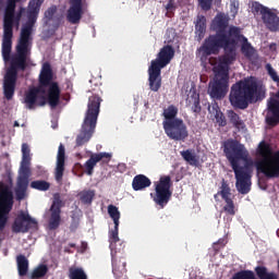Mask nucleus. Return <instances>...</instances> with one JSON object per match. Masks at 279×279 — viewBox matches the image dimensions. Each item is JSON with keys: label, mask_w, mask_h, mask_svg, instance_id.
<instances>
[{"label": "nucleus", "mask_w": 279, "mask_h": 279, "mask_svg": "<svg viewBox=\"0 0 279 279\" xmlns=\"http://www.w3.org/2000/svg\"><path fill=\"white\" fill-rule=\"evenodd\" d=\"M70 247H75V243H70Z\"/></svg>", "instance_id": "nucleus-53"}, {"label": "nucleus", "mask_w": 279, "mask_h": 279, "mask_svg": "<svg viewBox=\"0 0 279 279\" xmlns=\"http://www.w3.org/2000/svg\"><path fill=\"white\" fill-rule=\"evenodd\" d=\"M19 125H20V124H19L17 121H15L14 124H13L14 128H19Z\"/></svg>", "instance_id": "nucleus-52"}, {"label": "nucleus", "mask_w": 279, "mask_h": 279, "mask_svg": "<svg viewBox=\"0 0 279 279\" xmlns=\"http://www.w3.org/2000/svg\"><path fill=\"white\" fill-rule=\"evenodd\" d=\"M227 117L235 130H245V122L241 119L239 113L234 112V110H229Z\"/></svg>", "instance_id": "nucleus-29"}, {"label": "nucleus", "mask_w": 279, "mask_h": 279, "mask_svg": "<svg viewBox=\"0 0 279 279\" xmlns=\"http://www.w3.org/2000/svg\"><path fill=\"white\" fill-rule=\"evenodd\" d=\"M194 25V40H196V43H202V40H204V36H206V16L197 15Z\"/></svg>", "instance_id": "nucleus-27"}, {"label": "nucleus", "mask_w": 279, "mask_h": 279, "mask_svg": "<svg viewBox=\"0 0 279 279\" xmlns=\"http://www.w3.org/2000/svg\"><path fill=\"white\" fill-rule=\"evenodd\" d=\"M239 0H230V12L233 16V19L239 14V8H240Z\"/></svg>", "instance_id": "nucleus-46"}, {"label": "nucleus", "mask_w": 279, "mask_h": 279, "mask_svg": "<svg viewBox=\"0 0 279 279\" xmlns=\"http://www.w3.org/2000/svg\"><path fill=\"white\" fill-rule=\"evenodd\" d=\"M221 49H225V54L219 57L216 73L220 75H230V65L236 60V50L231 46H228L227 48L221 47Z\"/></svg>", "instance_id": "nucleus-17"}, {"label": "nucleus", "mask_w": 279, "mask_h": 279, "mask_svg": "<svg viewBox=\"0 0 279 279\" xmlns=\"http://www.w3.org/2000/svg\"><path fill=\"white\" fill-rule=\"evenodd\" d=\"M80 228V218L72 216V221L70 225V232H75Z\"/></svg>", "instance_id": "nucleus-50"}, {"label": "nucleus", "mask_w": 279, "mask_h": 279, "mask_svg": "<svg viewBox=\"0 0 279 279\" xmlns=\"http://www.w3.org/2000/svg\"><path fill=\"white\" fill-rule=\"evenodd\" d=\"M56 12H58V7L51 5L50 8H48V10L45 12V17L47 19V21H52Z\"/></svg>", "instance_id": "nucleus-47"}, {"label": "nucleus", "mask_w": 279, "mask_h": 279, "mask_svg": "<svg viewBox=\"0 0 279 279\" xmlns=\"http://www.w3.org/2000/svg\"><path fill=\"white\" fill-rule=\"evenodd\" d=\"M220 192L219 194L221 195L222 199H230V195H232L230 192V185L228 184V182L222 179V182H221V187H220Z\"/></svg>", "instance_id": "nucleus-42"}, {"label": "nucleus", "mask_w": 279, "mask_h": 279, "mask_svg": "<svg viewBox=\"0 0 279 279\" xmlns=\"http://www.w3.org/2000/svg\"><path fill=\"white\" fill-rule=\"evenodd\" d=\"M162 70L149 65L148 68V86L153 93H158L162 88Z\"/></svg>", "instance_id": "nucleus-21"}, {"label": "nucleus", "mask_w": 279, "mask_h": 279, "mask_svg": "<svg viewBox=\"0 0 279 279\" xmlns=\"http://www.w3.org/2000/svg\"><path fill=\"white\" fill-rule=\"evenodd\" d=\"M172 195L173 192H171V177H161L155 186V195L153 196V201L160 208H165V206L171 202Z\"/></svg>", "instance_id": "nucleus-13"}, {"label": "nucleus", "mask_w": 279, "mask_h": 279, "mask_svg": "<svg viewBox=\"0 0 279 279\" xmlns=\"http://www.w3.org/2000/svg\"><path fill=\"white\" fill-rule=\"evenodd\" d=\"M84 15V4L82 0H70V8L66 14V21L71 25H78Z\"/></svg>", "instance_id": "nucleus-19"}, {"label": "nucleus", "mask_w": 279, "mask_h": 279, "mask_svg": "<svg viewBox=\"0 0 279 279\" xmlns=\"http://www.w3.org/2000/svg\"><path fill=\"white\" fill-rule=\"evenodd\" d=\"M228 90H230V75H223L216 72L213 82H210L208 86L209 97L217 101H221V99H225L226 95H228Z\"/></svg>", "instance_id": "nucleus-12"}, {"label": "nucleus", "mask_w": 279, "mask_h": 279, "mask_svg": "<svg viewBox=\"0 0 279 279\" xmlns=\"http://www.w3.org/2000/svg\"><path fill=\"white\" fill-rule=\"evenodd\" d=\"M111 260H112V272L118 278H121L123 274H128L126 265L124 257H117L114 252L111 251Z\"/></svg>", "instance_id": "nucleus-24"}, {"label": "nucleus", "mask_w": 279, "mask_h": 279, "mask_svg": "<svg viewBox=\"0 0 279 279\" xmlns=\"http://www.w3.org/2000/svg\"><path fill=\"white\" fill-rule=\"evenodd\" d=\"M110 158L112 155L109 153H98L90 155L89 159L85 162L84 168L87 175H93L95 171V167H97V162H110Z\"/></svg>", "instance_id": "nucleus-20"}, {"label": "nucleus", "mask_w": 279, "mask_h": 279, "mask_svg": "<svg viewBox=\"0 0 279 279\" xmlns=\"http://www.w3.org/2000/svg\"><path fill=\"white\" fill-rule=\"evenodd\" d=\"M19 2H21V0H7L2 37V58H4V60H10V53L12 51V38H14V23L19 25V23H21L23 12H25V9L21 8L20 12L15 15L16 3Z\"/></svg>", "instance_id": "nucleus-5"}, {"label": "nucleus", "mask_w": 279, "mask_h": 279, "mask_svg": "<svg viewBox=\"0 0 279 279\" xmlns=\"http://www.w3.org/2000/svg\"><path fill=\"white\" fill-rule=\"evenodd\" d=\"M66 160V153L64 149V145L60 144L57 154V166L54 178L57 182H62V178L64 177V162Z\"/></svg>", "instance_id": "nucleus-22"}, {"label": "nucleus", "mask_w": 279, "mask_h": 279, "mask_svg": "<svg viewBox=\"0 0 279 279\" xmlns=\"http://www.w3.org/2000/svg\"><path fill=\"white\" fill-rule=\"evenodd\" d=\"M265 70L267 71V74L269 75L270 80H272L275 84H279L278 72L276 71V69H274V66H271V63H267L265 65Z\"/></svg>", "instance_id": "nucleus-43"}, {"label": "nucleus", "mask_w": 279, "mask_h": 279, "mask_svg": "<svg viewBox=\"0 0 279 279\" xmlns=\"http://www.w3.org/2000/svg\"><path fill=\"white\" fill-rule=\"evenodd\" d=\"M16 53L10 57L8 60L3 57L4 62H11L10 68L4 76V97L10 100L14 97V90L16 88V80L19 77V71H25L27 69V56H29V41L25 39H19L15 47Z\"/></svg>", "instance_id": "nucleus-2"}, {"label": "nucleus", "mask_w": 279, "mask_h": 279, "mask_svg": "<svg viewBox=\"0 0 279 279\" xmlns=\"http://www.w3.org/2000/svg\"><path fill=\"white\" fill-rule=\"evenodd\" d=\"M227 243H228V241H226V239L221 238L217 242L214 243L213 247H214L215 252H219L221 250V247H226Z\"/></svg>", "instance_id": "nucleus-49"}, {"label": "nucleus", "mask_w": 279, "mask_h": 279, "mask_svg": "<svg viewBox=\"0 0 279 279\" xmlns=\"http://www.w3.org/2000/svg\"><path fill=\"white\" fill-rule=\"evenodd\" d=\"M257 154L263 158L255 162L257 171L266 178H279V150L274 153L271 145L262 141L258 144Z\"/></svg>", "instance_id": "nucleus-8"}, {"label": "nucleus", "mask_w": 279, "mask_h": 279, "mask_svg": "<svg viewBox=\"0 0 279 279\" xmlns=\"http://www.w3.org/2000/svg\"><path fill=\"white\" fill-rule=\"evenodd\" d=\"M47 93V101L50 108H58L60 105V85L53 81V70L49 62H45L39 74V86L29 88L24 95V104L28 110L36 106H45V100L38 104V95Z\"/></svg>", "instance_id": "nucleus-1"}, {"label": "nucleus", "mask_w": 279, "mask_h": 279, "mask_svg": "<svg viewBox=\"0 0 279 279\" xmlns=\"http://www.w3.org/2000/svg\"><path fill=\"white\" fill-rule=\"evenodd\" d=\"M119 225H114L113 229L109 231V242L111 251L114 248L116 243H119Z\"/></svg>", "instance_id": "nucleus-39"}, {"label": "nucleus", "mask_w": 279, "mask_h": 279, "mask_svg": "<svg viewBox=\"0 0 279 279\" xmlns=\"http://www.w3.org/2000/svg\"><path fill=\"white\" fill-rule=\"evenodd\" d=\"M166 10L168 12H170V10H175V0H169L166 5Z\"/></svg>", "instance_id": "nucleus-51"}, {"label": "nucleus", "mask_w": 279, "mask_h": 279, "mask_svg": "<svg viewBox=\"0 0 279 279\" xmlns=\"http://www.w3.org/2000/svg\"><path fill=\"white\" fill-rule=\"evenodd\" d=\"M45 0H31L28 3V14H40V8Z\"/></svg>", "instance_id": "nucleus-36"}, {"label": "nucleus", "mask_w": 279, "mask_h": 279, "mask_svg": "<svg viewBox=\"0 0 279 279\" xmlns=\"http://www.w3.org/2000/svg\"><path fill=\"white\" fill-rule=\"evenodd\" d=\"M95 198L94 191H86L81 194L82 204H93V199Z\"/></svg>", "instance_id": "nucleus-44"}, {"label": "nucleus", "mask_w": 279, "mask_h": 279, "mask_svg": "<svg viewBox=\"0 0 279 279\" xmlns=\"http://www.w3.org/2000/svg\"><path fill=\"white\" fill-rule=\"evenodd\" d=\"M165 121L162 122L166 136L170 141L182 142L189 138V126L182 118H178V107L170 105L163 109Z\"/></svg>", "instance_id": "nucleus-7"}, {"label": "nucleus", "mask_w": 279, "mask_h": 279, "mask_svg": "<svg viewBox=\"0 0 279 279\" xmlns=\"http://www.w3.org/2000/svg\"><path fill=\"white\" fill-rule=\"evenodd\" d=\"M12 184V178H9V184L0 181V232L5 230L10 213L12 211V206H14Z\"/></svg>", "instance_id": "nucleus-11"}, {"label": "nucleus", "mask_w": 279, "mask_h": 279, "mask_svg": "<svg viewBox=\"0 0 279 279\" xmlns=\"http://www.w3.org/2000/svg\"><path fill=\"white\" fill-rule=\"evenodd\" d=\"M16 263L19 276H27V271H29V260H27V257L25 255H19Z\"/></svg>", "instance_id": "nucleus-31"}, {"label": "nucleus", "mask_w": 279, "mask_h": 279, "mask_svg": "<svg viewBox=\"0 0 279 279\" xmlns=\"http://www.w3.org/2000/svg\"><path fill=\"white\" fill-rule=\"evenodd\" d=\"M175 57V49L173 46L166 45L157 53V58L150 62V66L162 71L167 65L171 64V61Z\"/></svg>", "instance_id": "nucleus-18"}, {"label": "nucleus", "mask_w": 279, "mask_h": 279, "mask_svg": "<svg viewBox=\"0 0 279 279\" xmlns=\"http://www.w3.org/2000/svg\"><path fill=\"white\" fill-rule=\"evenodd\" d=\"M31 189H35V191H49V189H51V183L45 180L32 181Z\"/></svg>", "instance_id": "nucleus-38"}, {"label": "nucleus", "mask_w": 279, "mask_h": 279, "mask_svg": "<svg viewBox=\"0 0 279 279\" xmlns=\"http://www.w3.org/2000/svg\"><path fill=\"white\" fill-rule=\"evenodd\" d=\"M38 228V221L32 218L29 214L25 211H20V214L15 217L12 225V232L15 234L19 233H27L31 230H36Z\"/></svg>", "instance_id": "nucleus-15"}, {"label": "nucleus", "mask_w": 279, "mask_h": 279, "mask_svg": "<svg viewBox=\"0 0 279 279\" xmlns=\"http://www.w3.org/2000/svg\"><path fill=\"white\" fill-rule=\"evenodd\" d=\"M198 3L205 12H208L213 8V0H198Z\"/></svg>", "instance_id": "nucleus-48"}, {"label": "nucleus", "mask_w": 279, "mask_h": 279, "mask_svg": "<svg viewBox=\"0 0 279 279\" xmlns=\"http://www.w3.org/2000/svg\"><path fill=\"white\" fill-rule=\"evenodd\" d=\"M101 101V97L97 95L89 97L82 129L76 137V147L86 145V143L93 138V134H95V128H97V119H99Z\"/></svg>", "instance_id": "nucleus-6"}, {"label": "nucleus", "mask_w": 279, "mask_h": 279, "mask_svg": "<svg viewBox=\"0 0 279 279\" xmlns=\"http://www.w3.org/2000/svg\"><path fill=\"white\" fill-rule=\"evenodd\" d=\"M208 111L211 114H215L217 123H219L220 128H226V125L228 124L226 122V116H223V113L221 112V109H219V105L217 102H215L213 106H209Z\"/></svg>", "instance_id": "nucleus-30"}, {"label": "nucleus", "mask_w": 279, "mask_h": 279, "mask_svg": "<svg viewBox=\"0 0 279 279\" xmlns=\"http://www.w3.org/2000/svg\"><path fill=\"white\" fill-rule=\"evenodd\" d=\"M225 206L222 207L221 213H226L229 217H234L236 215V207L234 206V201L232 198H226Z\"/></svg>", "instance_id": "nucleus-35"}, {"label": "nucleus", "mask_w": 279, "mask_h": 279, "mask_svg": "<svg viewBox=\"0 0 279 279\" xmlns=\"http://www.w3.org/2000/svg\"><path fill=\"white\" fill-rule=\"evenodd\" d=\"M29 154V145L23 143L20 174L14 189L15 199L17 202H23V199H25V195H27V186H29V178L32 175V170L29 169V165H32V156Z\"/></svg>", "instance_id": "nucleus-10"}, {"label": "nucleus", "mask_w": 279, "mask_h": 279, "mask_svg": "<svg viewBox=\"0 0 279 279\" xmlns=\"http://www.w3.org/2000/svg\"><path fill=\"white\" fill-rule=\"evenodd\" d=\"M260 95V87L258 81L251 76L241 81H238L231 86L229 94V101L233 108L238 110H247L250 104Z\"/></svg>", "instance_id": "nucleus-4"}, {"label": "nucleus", "mask_w": 279, "mask_h": 279, "mask_svg": "<svg viewBox=\"0 0 279 279\" xmlns=\"http://www.w3.org/2000/svg\"><path fill=\"white\" fill-rule=\"evenodd\" d=\"M181 156L185 162L191 165V167H198L199 166V159L197 158V155L193 153L190 149L181 151Z\"/></svg>", "instance_id": "nucleus-32"}, {"label": "nucleus", "mask_w": 279, "mask_h": 279, "mask_svg": "<svg viewBox=\"0 0 279 279\" xmlns=\"http://www.w3.org/2000/svg\"><path fill=\"white\" fill-rule=\"evenodd\" d=\"M269 8L260 4L258 1H253L251 5V12L254 14V16L260 14L262 19L265 16V14L268 12Z\"/></svg>", "instance_id": "nucleus-34"}, {"label": "nucleus", "mask_w": 279, "mask_h": 279, "mask_svg": "<svg viewBox=\"0 0 279 279\" xmlns=\"http://www.w3.org/2000/svg\"><path fill=\"white\" fill-rule=\"evenodd\" d=\"M262 21L269 32H279V16L271 9L264 14Z\"/></svg>", "instance_id": "nucleus-25"}, {"label": "nucleus", "mask_w": 279, "mask_h": 279, "mask_svg": "<svg viewBox=\"0 0 279 279\" xmlns=\"http://www.w3.org/2000/svg\"><path fill=\"white\" fill-rule=\"evenodd\" d=\"M241 51L246 58H252L254 56V48L252 47V44L247 41L242 45Z\"/></svg>", "instance_id": "nucleus-45"}, {"label": "nucleus", "mask_w": 279, "mask_h": 279, "mask_svg": "<svg viewBox=\"0 0 279 279\" xmlns=\"http://www.w3.org/2000/svg\"><path fill=\"white\" fill-rule=\"evenodd\" d=\"M191 96L189 97V101L192 105V111L195 112V114H199L202 112V105L199 104V94L195 90H191Z\"/></svg>", "instance_id": "nucleus-33"}, {"label": "nucleus", "mask_w": 279, "mask_h": 279, "mask_svg": "<svg viewBox=\"0 0 279 279\" xmlns=\"http://www.w3.org/2000/svg\"><path fill=\"white\" fill-rule=\"evenodd\" d=\"M240 160H243L244 167L236 162L235 168L231 167L235 175V189L241 195H247L252 191V173H254V162L253 158H250V153H246Z\"/></svg>", "instance_id": "nucleus-9"}, {"label": "nucleus", "mask_w": 279, "mask_h": 279, "mask_svg": "<svg viewBox=\"0 0 279 279\" xmlns=\"http://www.w3.org/2000/svg\"><path fill=\"white\" fill-rule=\"evenodd\" d=\"M223 154L231 167L235 168L241 158L247 154V149L239 141L230 138L223 142Z\"/></svg>", "instance_id": "nucleus-14"}, {"label": "nucleus", "mask_w": 279, "mask_h": 279, "mask_svg": "<svg viewBox=\"0 0 279 279\" xmlns=\"http://www.w3.org/2000/svg\"><path fill=\"white\" fill-rule=\"evenodd\" d=\"M230 25V16L226 13H218L211 21V29L216 32L215 35H209L203 45L197 49L201 54V60L208 58V56H217L219 53V47L223 43H228L226 32Z\"/></svg>", "instance_id": "nucleus-3"}, {"label": "nucleus", "mask_w": 279, "mask_h": 279, "mask_svg": "<svg viewBox=\"0 0 279 279\" xmlns=\"http://www.w3.org/2000/svg\"><path fill=\"white\" fill-rule=\"evenodd\" d=\"M64 206V202L60 197V194L53 195L52 204L49 208V219H48V228L49 230H58L60 228V223H62V208Z\"/></svg>", "instance_id": "nucleus-16"}, {"label": "nucleus", "mask_w": 279, "mask_h": 279, "mask_svg": "<svg viewBox=\"0 0 279 279\" xmlns=\"http://www.w3.org/2000/svg\"><path fill=\"white\" fill-rule=\"evenodd\" d=\"M149 186H151V180H149L145 174H137L133 178V191H145V189H149Z\"/></svg>", "instance_id": "nucleus-28"}, {"label": "nucleus", "mask_w": 279, "mask_h": 279, "mask_svg": "<svg viewBox=\"0 0 279 279\" xmlns=\"http://www.w3.org/2000/svg\"><path fill=\"white\" fill-rule=\"evenodd\" d=\"M226 37L228 43H222L219 47H218V53L221 49V47H226L228 49V47H236V43H239V40H241V37H243V35H241V28L236 27V26H231L229 27V33L227 35L226 33Z\"/></svg>", "instance_id": "nucleus-23"}, {"label": "nucleus", "mask_w": 279, "mask_h": 279, "mask_svg": "<svg viewBox=\"0 0 279 279\" xmlns=\"http://www.w3.org/2000/svg\"><path fill=\"white\" fill-rule=\"evenodd\" d=\"M70 279H88L86 276V272H84V269L82 268H70Z\"/></svg>", "instance_id": "nucleus-41"}, {"label": "nucleus", "mask_w": 279, "mask_h": 279, "mask_svg": "<svg viewBox=\"0 0 279 279\" xmlns=\"http://www.w3.org/2000/svg\"><path fill=\"white\" fill-rule=\"evenodd\" d=\"M48 271H49V268H47L46 265H40L33 270L31 278L32 279L45 278Z\"/></svg>", "instance_id": "nucleus-40"}, {"label": "nucleus", "mask_w": 279, "mask_h": 279, "mask_svg": "<svg viewBox=\"0 0 279 279\" xmlns=\"http://www.w3.org/2000/svg\"><path fill=\"white\" fill-rule=\"evenodd\" d=\"M28 23H26L20 34V39L26 40L29 43L32 40V32L34 29V25L36 24V21L38 20V15L36 14H28Z\"/></svg>", "instance_id": "nucleus-26"}, {"label": "nucleus", "mask_w": 279, "mask_h": 279, "mask_svg": "<svg viewBox=\"0 0 279 279\" xmlns=\"http://www.w3.org/2000/svg\"><path fill=\"white\" fill-rule=\"evenodd\" d=\"M108 215L112 219L114 226L120 223L119 219H121V211H119V207L114 205H109Z\"/></svg>", "instance_id": "nucleus-37"}]
</instances>
